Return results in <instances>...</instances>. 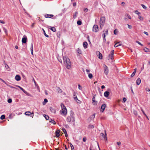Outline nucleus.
Here are the masks:
<instances>
[{"mask_svg":"<svg viewBox=\"0 0 150 150\" xmlns=\"http://www.w3.org/2000/svg\"><path fill=\"white\" fill-rule=\"evenodd\" d=\"M104 73L106 75H107L108 74V71H109L108 67L105 64V65H104Z\"/></svg>","mask_w":150,"mask_h":150,"instance_id":"obj_7","label":"nucleus"},{"mask_svg":"<svg viewBox=\"0 0 150 150\" xmlns=\"http://www.w3.org/2000/svg\"><path fill=\"white\" fill-rule=\"evenodd\" d=\"M42 30L43 32V33L45 36L46 37L48 38L49 37V36L45 32L43 28H42Z\"/></svg>","mask_w":150,"mask_h":150,"instance_id":"obj_23","label":"nucleus"},{"mask_svg":"<svg viewBox=\"0 0 150 150\" xmlns=\"http://www.w3.org/2000/svg\"><path fill=\"white\" fill-rule=\"evenodd\" d=\"M96 96V94L94 95L93 96V97L92 98V101L93 102L92 103L93 105H96L98 103L97 101H96L95 100V99Z\"/></svg>","mask_w":150,"mask_h":150,"instance_id":"obj_6","label":"nucleus"},{"mask_svg":"<svg viewBox=\"0 0 150 150\" xmlns=\"http://www.w3.org/2000/svg\"><path fill=\"white\" fill-rule=\"evenodd\" d=\"M141 110L142 111L144 115L146 116V117L148 119V120H149V118L146 115L145 113L144 112V111L142 109H141Z\"/></svg>","mask_w":150,"mask_h":150,"instance_id":"obj_31","label":"nucleus"},{"mask_svg":"<svg viewBox=\"0 0 150 150\" xmlns=\"http://www.w3.org/2000/svg\"><path fill=\"white\" fill-rule=\"evenodd\" d=\"M135 13L139 16V15L140 14V12H139L137 10H136L135 11Z\"/></svg>","mask_w":150,"mask_h":150,"instance_id":"obj_52","label":"nucleus"},{"mask_svg":"<svg viewBox=\"0 0 150 150\" xmlns=\"http://www.w3.org/2000/svg\"><path fill=\"white\" fill-rule=\"evenodd\" d=\"M106 107V104H103L100 108V111L101 112H103L104 111L105 107Z\"/></svg>","mask_w":150,"mask_h":150,"instance_id":"obj_9","label":"nucleus"},{"mask_svg":"<svg viewBox=\"0 0 150 150\" xmlns=\"http://www.w3.org/2000/svg\"><path fill=\"white\" fill-rule=\"evenodd\" d=\"M47 102V100L46 98H45L44 100V101L42 103L43 105H45Z\"/></svg>","mask_w":150,"mask_h":150,"instance_id":"obj_27","label":"nucleus"},{"mask_svg":"<svg viewBox=\"0 0 150 150\" xmlns=\"http://www.w3.org/2000/svg\"><path fill=\"white\" fill-rule=\"evenodd\" d=\"M50 110L51 111V112L55 113L56 112V110L55 109L53 108L52 107H50Z\"/></svg>","mask_w":150,"mask_h":150,"instance_id":"obj_19","label":"nucleus"},{"mask_svg":"<svg viewBox=\"0 0 150 150\" xmlns=\"http://www.w3.org/2000/svg\"><path fill=\"white\" fill-rule=\"evenodd\" d=\"M60 132V130H57L55 132L56 136L57 137H58L60 135L59 133Z\"/></svg>","mask_w":150,"mask_h":150,"instance_id":"obj_13","label":"nucleus"},{"mask_svg":"<svg viewBox=\"0 0 150 150\" xmlns=\"http://www.w3.org/2000/svg\"><path fill=\"white\" fill-rule=\"evenodd\" d=\"M136 42L138 44H139V45H140L141 46H143V45L142 44L139 42L138 41H136Z\"/></svg>","mask_w":150,"mask_h":150,"instance_id":"obj_47","label":"nucleus"},{"mask_svg":"<svg viewBox=\"0 0 150 150\" xmlns=\"http://www.w3.org/2000/svg\"><path fill=\"white\" fill-rule=\"evenodd\" d=\"M62 130L65 134L67 132L66 130L64 128H62Z\"/></svg>","mask_w":150,"mask_h":150,"instance_id":"obj_50","label":"nucleus"},{"mask_svg":"<svg viewBox=\"0 0 150 150\" xmlns=\"http://www.w3.org/2000/svg\"><path fill=\"white\" fill-rule=\"evenodd\" d=\"M120 42H117L114 45V47H117L118 46H121V45H122L121 44H120V45H116L117 44H118V43H119Z\"/></svg>","mask_w":150,"mask_h":150,"instance_id":"obj_28","label":"nucleus"},{"mask_svg":"<svg viewBox=\"0 0 150 150\" xmlns=\"http://www.w3.org/2000/svg\"><path fill=\"white\" fill-rule=\"evenodd\" d=\"M5 68H6V69H8V71H10V70H11L10 68L9 67V66L8 65H7L6 64H5Z\"/></svg>","mask_w":150,"mask_h":150,"instance_id":"obj_21","label":"nucleus"},{"mask_svg":"<svg viewBox=\"0 0 150 150\" xmlns=\"http://www.w3.org/2000/svg\"><path fill=\"white\" fill-rule=\"evenodd\" d=\"M0 119L2 120L5 119V116L4 115H1Z\"/></svg>","mask_w":150,"mask_h":150,"instance_id":"obj_35","label":"nucleus"},{"mask_svg":"<svg viewBox=\"0 0 150 150\" xmlns=\"http://www.w3.org/2000/svg\"><path fill=\"white\" fill-rule=\"evenodd\" d=\"M25 114L27 115L30 116L31 117H32L34 116V113L33 112L31 113L29 111H27L25 112Z\"/></svg>","mask_w":150,"mask_h":150,"instance_id":"obj_8","label":"nucleus"},{"mask_svg":"<svg viewBox=\"0 0 150 150\" xmlns=\"http://www.w3.org/2000/svg\"><path fill=\"white\" fill-rule=\"evenodd\" d=\"M77 24L79 25H81L82 24V22L81 21L79 20L77 21Z\"/></svg>","mask_w":150,"mask_h":150,"instance_id":"obj_38","label":"nucleus"},{"mask_svg":"<svg viewBox=\"0 0 150 150\" xmlns=\"http://www.w3.org/2000/svg\"><path fill=\"white\" fill-rule=\"evenodd\" d=\"M77 52L79 54H82V52H81V50L80 49H79V48H78L77 49Z\"/></svg>","mask_w":150,"mask_h":150,"instance_id":"obj_29","label":"nucleus"},{"mask_svg":"<svg viewBox=\"0 0 150 150\" xmlns=\"http://www.w3.org/2000/svg\"><path fill=\"white\" fill-rule=\"evenodd\" d=\"M94 126L93 125H89L88 126V128L93 129L94 128Z\"/></svg>","mask_w":150,"mask_h":150,"instance_id":"obj_37","label":"nucleus"},{"mask_svg":"<svg viewBox=\"0 0 150 150\" xmlns=\"http://www.w3.org/2000/svg\"><path fill=\"white\" fill-rule=\"evenodd\" d=\"M79 88L80 90H81L82 89V87L80 85H79Z\"/></svg>","mask_w":150,"mask_h":150,"instance_id":"obj_62","label":"nucleus"},{"mask_svg":"<svg viewBox=\"0 0 150 150\" xmlns=\"http://www.w3.org/2000/svg\"><path fill=\"white\" fill-rule=\"evenodd\" d=\"M117 29H115L114 31V33L115 35H117Z\"/></svg>","mask_w":150,"mask_h":150,"instance_id":"obj_44","label":"nucleus"},{"mask_svg":"<svg viewBox=\"0 0 150 150\" xmlns=\"http://www.w3.org/2000/svg\"><path fill=\"white\" fill-rule=\"evenodd\" d=\"M61 106L62 109V110H60L61 113L65 115H66L67 113V110L66 107L63 103H61Z\"/></svg>","mask_w":150,"mask_h":150,"instance_id":"obj_3","label":"nucleus"},{"mask_svg":"<svg viewBox=\"0 0 150 150\" xmlns=\"http://www.w3.org/2000/svg\"><path fill=\"white\" fill-rule=\"evenodd\" d=\"M46 18H52L53 17L54 15L53 14H46L44 16Z\"/></svg>","mask_w":150,"mask_h":150,"instance_id":"obj_11","label":"nucleus"},{"mask_svg":"<svg viewBox=\"0 0 150 150\" xmlns=\"http://www.w3.org/2000/svg\"><path fill=\"white\" fill-rule=\"evenodd\" d=\"M96 54L97 55L99 54V58L100 59H102V54L100 53L99 51H97L96 52Z\"/></svg>","mask_w":150,"mask_h":150,"instance_id":"obj_12","label":"nucleus"},{"mask_svg":"<svg viewBox=\"0 0 150 150\" xmlns=\"http://www.w3.org/2000/svg\"><path fill=\"white\" fill-rule=\"evenodd\" d=\"M127 99L125 98H124L123 99V103H125Z\"/></svg>","mask_w":150,"mask_h":150,"instance_id":"obj_53","label":"nucleus"},{"mask_svg":"<svg viewBox=\"0 0 150 150\" xmlns=\"http://www.w3.org/2000/svg\"><path fill=\"white\" fill-rule=\"evenodd\" d=\"M69 144H70V146L71 148V149H74V146L71 143H69Z\"/></svg>","mask_w":150,"mask_h":150,"instance_id":"obj_41","label":"nucleus"},{"mask_svg":"<svg viewBox=\"0 0 150 150\" xmlns=\"http://www.w3.org/2000/svg\"><path fill=\"white\" fill-rule=\"evenodd\" d=\"M86 137H84L83 138V141L84 142H86Z\"/></svg>","mask_w":150,"mask_h":150,"instance_id":"obj_54","label":"nucleus"},{"mask_svg":"<svg viewBox=\"0 0 150 150\" xmlns=\"http://www.w3.org/2000/svg\"><path fill=\"white\" fill-rule=\"evenodd\" d=\"M74 99L76 101L78 99V98L77 97H76L75 98H74Z\"/></svg>","mask_w":150,"mask_h":150,"instance_id":"obj_64","label":"nucleus"},{"mask_svg":"<svg viewBox=\"0 0 150 150\" xmlns=\"http://www.w3.org/2000/svg\"><path fill=\"white\" fill-rule=\"evenodd\" d=\"M110 93L108 91H106L104 93V96L106 97H108Z\"/></svg>","mask_w":150,"mask_h":150,"instance_id":"obj_16","label":"nucleus"},{"mask_svg":"<svg viewBox=\"0 0 150 150\" xmlns=\"http://www.w3.org/2000/svg\"><path fill=\"white\" fill-rule=\"evenodd\" d=\"M114 53V50H111V54L110 55V58L111 59H113V57Z\"/></svg>","mask_w":150,"mask_h":150,"instance_id":"obj_17","label":"nucleus"},{"mask_svg":"<svg viewBox=\"0 0 150 150\" xmlns=\"http://www.w3.org/2000/svg\"><path fill=\"white\" fill-rule=\"evenodd\" d=\"M3 30H4V31L5 32V33L6 34H7V30L5 28H4Z\"/></svg>","mask_w":150,"mask_h":150,"instance_id":"obj_56","label":"nucleus"},{"mask_svg":"<svg viewBox=\"0 0 150 150\" xmlns=\"http://www.w3.org/2000/svg\"><path fill=\"white\" fill-rule=\"evenodd\" d=\"M144 50L146 52H150L149 49L147 47H145L144 48Z\"/></svg>","mask_w":150,"mask_h":150,"instance_id":"obj_32","label":"nucleus"},{"mask_svg":"<svg viewBox=\"0 0 150 150\" xmlns=\"http://www.w3.org/2000/svg\"><path fill=\"white\" fill-rule=\"evenodd\" d=\"M50 122L53 123L54 124H56V122L55 121L52 119H50Z\"/></svg>","mask_w":150,"mask_h":150,"instance_id":"obj_33","label":"nucleus"},{"mask_svg":"<svg viewBox=\"0 0 150 150\" xmlns=\"http://www.w3.org/2000/svg\"><path fill=\"white\" fill-rule=\"evenodd\" d=\"M15 79L17 81H19L21 79V77L19 75H16L15 77Z\"/></svg>","mask_w":150,"mask_h":150,"instance_id":"obj_15","label":"nucleus"},{"mask_svg":"<svg viewBox=\"0 0 150 150\" xmlns=\"http://www.w3.org/2000/svg\"><path fill=\"white\" fill-rule=\"evenodd\" d=\"M141 82V80L140 78L138 79L136 81V84L137 85L140 84Z\"/></svg>","mask_w":150,"mask_h":150,"instance_id":"obj_18","label":"nucleus"},{"mask_svg":"<svg viewBox=\"0 0 150 150\" xmlns=\"http://www.w3.org/2000/svg\"><path fill=\"white\" fill-rule=\"evenodd\" d=\"M76 97H77L76 95V93L75 92H74L73 93V98H75Z\"/></svg>","mask_w":150,"mask_h":150,"instance_id":"obj_46","label":"nucleus"},{"mask_svg":"<svg viewBox=\"0 0 150 150\" xmlns=\"http://www.w3.org/2000/svg\"><path fill=\"white\" fill-rule=\"evenodd\" d=\"M103 40L105 42L106 41V39H105V34L103 35Z\"/></svg>","mask_w":150,"mask_h":150,"instance_id":"obj_48","label":"nucleus"},{"mask_svg":"<svg viewBox=\"0 0 150 150\" xmlns=\"http://www.w3.org/2000/svg\"><path fill=\"white\" fill-rule=\"evenodd\" d=\"M43 116L46 120H48L49 119V117L48 115H46L45 114H44Z\"/></svg>","mask_w":150,"mask_h":150,"instance_id":"obj_25","label":"nucleus"},{"mask_svg":"<svg viewBox=\"0 0 150 150\" xmlns=\"http://www.w3.org/2000/svg\"><path fill=\"white\" fill-rule=\"evenodd\" d=\"M18 88H19L22 91L24 90L21 87L19 86H17Z\"/></svg>","mask_w":150,"mask_h":150,"instance_id":"obj_57","label":"nucleus"},{"mask_svg":"<svg viewBox=\"0 0 150 150\" xmlns=\"http://www.w3.org/2000/svg\"><path fill=\"white\" fill-rule=\"evenodd\" d=\"M144 33L147 35H148V34L147 32L146 31H144Z\"/></svg>","mask_w":150,"mask_h":150,"instance_id":"obj_63","label":"nucleus"},{"mask_svg":"<svg viewBox=\"0 0 150 150\" xmlns=\"http://www.w3.org/2000/svg\"><path fill=\"white\" fill-rule=\"evenodd\" d=\"M105 17H102L100 21V25L101 28H102V27L104 24L105 21Z\"/></svg>","mask_w":150,"mask_h":150,"instance_id":"obj_4","label":"nucleus"},{"mask_svg":"<svg viewBox=\"0 0 150 150\" xmlns=\"http://www.w3.org/2000/svg\"><path fill=\"white\" fill-rule=\"evenodd\" d=\"M127 25L128 26V28H129V29H130L131 28L132 26L131 25H129V24H128Z\"/></svg>","mask_w":150,"mask_h":150,"instance_id":"obj_61","label":"nucleus"},{"mask_svg":"<svg viewBox=\"0 0 150 150\" xmlns=\"http://www.w3.org/2000/svg\"><path fill=\"white\" fill-rule=\"evenodd\" d=\"M98 28L97 25H94L93 27L92 30L94 32H97L98 31Z\"/></svg>","mask_w":150,"mask_h":150,"instance_id":"obj_5","label":"nucleus"},{"mask_svg":"<svg viewBox=\"0 0 150 150\" xmlns=\"http://www.w3.org/2000/svg\"><path fill=\"white\" fill-rule=\"evenodd\" d=\"M88 76L90 79H91L93 77V75L92 74L90 73L88 75Z\"/></svg>","mask_w":150,"mask_h":150,"instance_id":"obj_39","label":"nucleus"},{"mask_svg":"<svg viewBox=\"0 0 150 150\" xmlns=\"http://www.w3.org/2000/svg\"><path fill=\"white\" fill-rule=\"evenodd\" d=\"M23 91L26 95L29 96H30L31 95L28 93L26 91H25L24 89Z\"/></svg>","mask_w":150,"mask_h":150,"instance_id":"obj_24","label":"nucleus"},{"mask_svg":"<svg viewBox=\"0 0 150 150\" xmlns=\"http://www.w3.org/2000/svg\"><path fill=\"white\" fill-rule=\"evenodd\" d=\"M87 45L88 44L86 42H84L83 43V46L85 48H87Z\"/></svg>","mask_w":150,"mask_h":150,"instance_id":"obj_20","label":"nucleus"},{"mask_svg":"<svg viewBox=\"0 0 150 150\" xmlns=\"http://www.w3.org/2000/svg\"><path fill=\"white\" fill-rule=\"evenodd\" d=\"M27 38L26 37H23L22 38V42L23 43H25L27 41Z\"/></svg>","mask_w":150,"mask_h":150,"instance_id":"obj_14","label":"nucleus"},{"mask_svg":"<svg viewBox=\"0 0 150 150\" xmlns=\"http://www.w3.org/2000/svg\"><path fill=\"white\" fill-rule=\"evenodd\" d=\"M138 18L141 21H143L144 19V18L142 17L139 15V16Z\"/></svg>","mask_w":150,"mask_h":150,"instance_id":"obj_34","label":"nucleus"},{"mask_svg":"<svg viewBox=\"0 0 150 150\" xmlns=\"http://www.w3.org/2000/svg\"><path fill=\"white\" fill-rule=\"evenodd\" d=\"M121 142H117V144L118 145L120 146L121 144Z\"/></svg>","mask_w":150,"mask_h":150,"instance_id":"obj_59","label":"nucleus"},{"mask_svg":"<svg viewBox=\"0 0 150 150\" xmlns=\"http://www.w3.org/2000/svg\"><path fill=\"white\" fill-rule=\"evenodd\" d=\"M136 72L135 71H133V72L132 73V74H131V77H133L134 76V75H135V74L136 73Z\"/></svg>","mask_w":150,"mask_h":150,"instance_id":"obj_45","label":"nucleus"},{"mask_svg":"<svg viewBox=\"0 0 150 150\" xmlns=\"http://www.w3.org/2000/svg\"><path fill=\"white\" fill-rule=\"evenodd\" d=\"M30 50H31V53L33 55V43H32L31 44Z\"/></svg>","mask_w":150,"mask_h":150,"instance_id":"obj_30","label":"nucleus"},{"mask_svg":"<svg viewBox=\"0 0 150 150\" xmlns=\"http://www.w3.org/2000/svg\"><path fill=\"white\" fill-rule=\"evenodd\" d=\"M57 91H58V92L59 93H61L62 92V89H61L59 87H58L57 89Z\"/></svg>","mask_w":150,"mask_h":150,"instance_id":"obj_22","label":"nucleus"},{"mask_svg":"<svg viewBox=\"0 0 150 150\" xmlns=\"http://www.w3.org/2000/svg\"><path fill=\"white\" fill-rule=\"evenodd\" d=\"M74 113L72 110L71 111L70 115L68 116L67 118V122L71 123L73 122H75V118L74 117Z\"/></svg>","mask_w":150,"mask_h":150,"instance_id":"obj_2","label":"nucleus"},{"mask_svg":"<svg viewBox=\"0 0 150 150\" xmlns=\"http://www.w3.org/2000/svg\"><path fill=\"white\" fill-rule=\"evenodd\" d=\"M76 102L79 103H81V101L80 100H79L78 99L77 100Z\"/></svg>","mask_w":150,"mask_h":150,"instance_id":"obj_55","label":"nucleus"},{"mask_svg":"<svg viewBox=\"0 0 150 150\" xmlns=\"http://www.w3.org/2000/svg\"><path fill=\"white\" fill-rule=\"evenodd\" d=\"M104 32V31H103V32ZM108 34V30H106V31L105 32V33H103V35L104 34H105V35H107Z\"/></svg>","mask_w":150,"mask_h":150,"instance_id":"obj_36","label":"nucleus"},{"mask_svg":"<svg viewBox=\"0 0 150 150\" xmlns=\"http://www.w3.org/2000/svg\"><path fill=\"white\" fill-rule=\"evenodd\" d=\"M127 16L128 17V18L129 19H131L130 16L129 15L127 14Z\"/></svg>","mask_w":150,"mask_h":150,"instance_id":"obj_58","label":"nucleus"},{"mask_svg":"<svg viewBox=\"0 0 150 150\" xmlns=\"http://www.w3.org/2000/svg\"><path fill=\"white\" fill-rule=\"evenodd\" d=\"M64 62L67 68L69 69L71 67V64L69 58L66 57H63Z\"/></svg>","mask_w":150,"mask_h":150,"instance_id":"obj_1","label":"nucleus"},{"mask_svg":"<svg viewBox=\"0 0 150 150\" xmlns=\"http://www.w3.org/2000/svg\"><path fill=\"white\" fill-rule=\"evenodd\" d=\"M133 113L136 116H137V112L136 110H133Z\"/></svg>","mask_w":150,"mask_h":150,"instance_id":"obj_42","label":"nucleus"},{"mask_svg":"<svg viewBox=\"0 0 150 150\" xmlns=\"http://www.w3.org/2000/svg\"><path fill=\"white\" fill-rule=\"evenodd\" d=\"M105 135L103 133H101L100 134V136L102 137L103 139H105L106 140H107V134L106 133V130H105Z\"/></svg>","mask_w":150,"mask_h":150,"instance_id":"obj_10","label":"nucleus"},{"mask_svg":"<svg viewBox=\"0 0 150 150\" xmlns=\"http://www.w3.org/2000/svg\"><path fill=\"white\" fill-rule=\"evenodd\" d=\"M141 5L144 9H146V8H147L146 6H145L144 5L142 4H141Z\"/></svg>","mask_w":150,"mask_h":150,"instance_id":"obj_49","label":"nucleus"},{"mask_svg":"<svg viewBox=\"0 0 150 150\" xmlns=\"http://www.w3.org/2000/svg\"><path fill=\"white\" fill-rule=\"evenodd\" d=\"M50 29L53 32H55L56 31L55 28L54 27H52L50 28Z\"/></svg>","mask_w":150,"mask_h":150,"instance_id":"obj_26","label":"nucleus"},{"mask_svg":"<svg viewBox=\"0 0 150 150\" xmlns=\"http://www.w3.org/2000/svg\"><path fill=\"white\" fill-rule=\"evenodd\" d=\"M7 101L9 103H11L12 102V100L11 98H9L8 99Z\"/></svg>","mask_w":150,"mask_h":150,"instance_id":"obj_43","label":"nucleus"},{"mask_svg":"<svg viewBox=\"0 0 150 150\" xmlns=\"http://www.w3.org/2000/svg\"><path fill=\"white\" fill-rule=\"evenodd\" d=\"M0 79L1 80V81L3 82L5 84H6V82L4 81L3 79L0 78Z\"/></svg>","mask_w":150,"mask_h":150,"instance_id":"obj_60","label":"nucleus"},{"mask_svg":"<svg viewBox=\"0 0 150 150\" xmlns=\"http://www.w3.org/2000/svg\"><path fill=\"white\" fill-rule=\"evenodd\" d=\"M83 10L85 11V12H88V9L87 8H84Z\"/></svg>","mask_w":150,"mask_h":150,"instance_id":"obj_51","label":"nucleus"},{"mask_svg":"<svg viewBox=\"0 0 150 150\" xmlns=\"http://www.w3.org/2000/svg\"><path fill=\"white\" fill-rule=\"evenodd\" d=\"M77 14L78 12H76L75 13L74 15L73 16L74 18H76Z\"/></svg>","mask_w":150,"mask_h":150,"instance_id":"obj_40","label":"nucleus"}]
</instances>
